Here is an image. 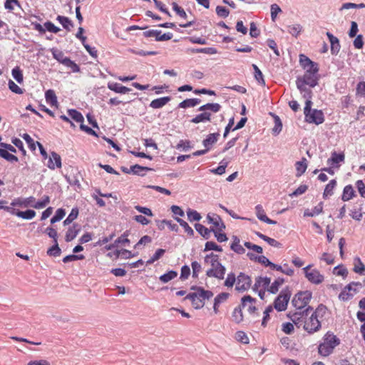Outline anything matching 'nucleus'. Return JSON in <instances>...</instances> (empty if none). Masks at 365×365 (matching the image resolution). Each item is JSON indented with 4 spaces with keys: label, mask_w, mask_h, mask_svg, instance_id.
I'll return each mask as SVG.
<instances>
[{
    "label": "nucleus",
    "mask_w": 365,
    "mask_h": 365,
    "mask_svg": "<svg viewBox=\"0 0 365 365\" xmlns=\"http://www.w3.org/2000/svg\"><path fill=\"white\" fill-rule=\"evenodd\" d=\"M306 158H303L302 161H297L295 164L296 170H297V177L301 176L304 174L307 168V164L306 163Z\"/></svg>",
    "instance_id": "obj_35"
},
{
    "label": "nucleus",
    "mask_w": 365,
    "mask_h": 365,
    "mask_svg": "<svg viewBox=\"0 0 365 365\" xmlns=\"http://www.w3.org/2000/svg\"><path fill=\"white\" fill-rule=\"evenodd\" d=\"M323 340L318 346L319 354L323 356L330 355L334 349L340 344V339L330 331L324 334Z\"/></svg>",
    "instance_id": "obj_3"
},
{
    "label": "nucleus",
    "mask_w": 365,
    "mask_h": 365,
    "mask_svg": "<svg viewBox=\"0 0 365 365\" xmlns=\"http://www.w3.org/2000/svg\"><path fill=\"white\" fill-rule=\"evenodd\" d=\"M171 101L170 96H164L153 100L150 103V107L154 109H159L164 107Z\"/></svg>",
    "instance_id": "obj_22"
},
{
    "label": "nucleus",
    "mask_w": 365,
    "mask_h": 365,
    "mask_svg": "<svg viewBox=\"0 0 365 365\" xmlns=\"http://www.w3.org/2000/svg\"><path fill=\"white\" fill-rule=\"evenodd\" d=\"M252 68L254 70V77L255 80L257 81L259 84L261 86H265V81L264 79V76L260 69L256 64H252Z\"/></svg>",
    "instance_id": "obj_34"
},
{
    "label": "nucleus",
    "mask_w": 365,
    "mask_h": 365,
    "mask_svg": "<svg viewBox=\"0 0 365 365\" xmlns=\"http://www.w3.org/2000/svg\"><path fill=\"white\" fill-rule=\"evenodd\" d=\"M306 278L312 283L319 284L324 281V276L320 272L314 269L310 271V272L306 273Z\"/></svg>",
    "instance_id": "obj_16"
},
{
    "label": "nucleus",
    "mask_w": 365,
    "mask_h": 365,
    "mask_svg": "<svg viewBox=\"0 0 365 365\" xmlns=\"http://www.w3.org/2000/svg\"><path fill=\"white\" fill-rule=\"evenodd\" d=\"M323 202H320L317 206H315L312 211L307 209L304 212V217H314L318 215L323 212Z\"/></svg>",
    "instance_id": "obj_30"
},
{
    "label": "nucleus",
    "mask_w": 365,
    "mask_h": 365,
    "mask_svg": "<svg viewBox=\"0 0 365 365\" xmlns=\"http://www.w3.org/2000/svg\"><path fill=\"white\" fill-rule=\"evenodd\" d=\"M51 52L53 55V58L58 61L59 63H62L63 65H65V61H68V59L69 58L68 57L64 56V53L62 51L58 50L56 48H51Z\"/></svg>",
    "instance_id": "obj_29"
},
{
    "label": "nucleus",
    "mask_w": 365,
    "mask_h": 365,
    "mask_svg": "<svg viewBox=\"0 0 365 365\" xmlns=\"http://www.w3.org/2000/svg\"><path fill=\"white\" fill-rule=\"evenodd\" d=\"M47 255L49 256L58 257L61 253L58 241L53 242V245L47 250Z\"/></svg>",
    "instance_id": "obj_42"
},
{
    "label": "nucleus",
    "mask_w": 365,
    "mask_h": 365,
    "mask_svg": "<svg viewBox=\"0 0 365 365\" xmlns=\"http://www.w3.org/2000/svg\"><path fill=\"white\" fill-rule=\"evenodd\" d=\"M256 299L252 297L250 295H245L241 299V304L234 309L232 314L233 321L239 324L243 320V314L242 309L246 306L247 302L255 303Z\"/></svg>",
    "instance_id": "obj_7"
},
{
    "label": "nucleus",
    "mask_w": 365,
    "mask_h": 365,
    "mask_svg": "<svg viewBox=\"0 0 365 365\" xmlns=\"http://www.w3.org/2000/svg\"><path fill=\"white\" fill-rule=\"evenodd\" d=\"M255 212L257 218L262 222H264L265 219H267V216L265 214V212L263 209V207L261 205H257L255 207Z\"/></svg>",
    "instance_id": "obj_55"
},
{
    "label": "nucleus",
    "mask_w": 365,
    "mask_h": 365,
    "mask_svg": "<svg viewBox=\"0 0 365 365\" xmlns=\"http://www.w3.org/2000/svg\"><path fill=\"white\" fill-rule=\"evenodd\" d=\"M47 166L51 170H55L56 168H61L62 166L61 164V158L60 155L57 153L52 151L50 154Z\"/></svg>",
    "instance_id": "obj_12"
},
{
    "label": "nucleus",
    "mask_w": 365,
    "mask_h": 365,
    "mask_svg": "<svg viewBox=\"0 0 365 365\" xmlns=\"http://www.w3.org/2000/svg\"><path fill=\"white\" fill-rule=\"evenodd\" d=\"M220 133L218 132L208 134L202 140L203 146L210 150L214 144L217 142Z\"/></svg>",
    "instance_id": "obj_17"
},
{
    "label": "nucleus",
    "mask_w": 365,
    "mask_h": 365,
    "mask_svg": "<svg viewBox=\"0 0 365 365\" xmlns=\"http://www.w3.org/2000/svg\"><path fill=\"white\" fill-rule=\"evenodd\" d=\"M345 155L343 153H336L334 151L331 153V157L327 160V163L334 166L341 162H344Z\"/></svg>",
    "instance_id": "obj_25"
},
{
    "label": "nucleus",
    "mask_w": 365,
    "mask_h": 365,
    "mask_svg": "<svg viewBox=\"0 0 365 365\" xmlns=\"http://www.w3.org/2000/svg\"><path fill=\"white\" fill-rule=\"evenodd\" d=\"M322 327L321 322L316 317L315 314H312L309 317V321L305 322L304 324V329L309 334H314L318 331Z\"/></svg>",
    "instance_id": "obj_10"
},
{
    "label": "nucleus",
    "mask_w": 365,
    "mask_h": 365,
    "mask_svg": "<svg viewBox=\"0 0 365 365\" xmlns=\"http://www.w3.org/2000/svg\"><path fill=\"white\" fill-rule=\"evenodd\" d=\"M56 20L62 25L63 29L68 31H71L73 27V21L67 16L58 15L56 17Z\"/></svg>",
    "instance_id": "obj_27"
},
{
    "label": "nucleus",
    "mask_w": 365,
    "mask_h": 365,
    "mask_svg": "<svg viewBox=\"0 0 365 365\" xmlns=\"http://www.w3.org/2000/svg\"><path fill=\"white\" fill-rule=\"evenodd\" d=\"M331 44V53L332 55H337L340 51L341 46L338 38L334 36L331 33L327 31L326 34Z\"/></svg>",
    "instance_id": "obj_15"
},
{
    "label": "nucleus",
    "mask_w": 365,
    "mask_h": 365,
    "mask_svg": "<svg viewBox=\"0 0 365 365\" xmlns=\"http://www.w3.org/2000/svg\"><path fill=\"white\" fill-rule=\"evenodd\" d=\"M312 297L310 291H300L294 296L292 304L297 310H302L309 304Z\"/></svg>",
    "instance_id": "obj_6"
},
{
    "label": "nucleus",
    "mask_w": 365,
    "mask_h": 365,
    "mask_svg": "<svg viewBox=\"0 0 365 365\" xmlns=\"http://www.w3.org/2000/svg\"><path fill=\"white\" fill-rule=\"evenodd\" d=\"M296 86L300 93L302 95V97L306 99V102H308L309 101H312L313 93L311 90V88H308L307 86L302 85Z\"/></svg>",
    "instance_id": "obj_28"
},
{
    "label": "nucleus",
    "mask_w": 365,
    "mask_h": 365,
    "mask_svg": "<svg viewBox=\"0 0 365 365\" xmlns=\"http://www.w3.org/2000/svg\"><path fill=\"white\" fill-rule=\"evenodd\" d=\"M204 261L205 263H210L212 267L206 272V275L208 277H215L218 279H224L226 268L219 262V255L212 252L205 257Z\"/></svg>",
    "instance_id": "obj_1"
},
{
    "label": "nucleus",
    "mask_w": 365,
    "mask_h": 365,
    "mask_svg": "<svg viewBox=\"0 0 365 365\" xmlns=\"http://www.w3.org/2000/svg\"><path fill=\"white\" fill-rule=\"evenodd\" d=\"M210 250H214L216 252H222V248L221 246L217 245L213 241H207L205 245L204 252H207Z\"/></svg>",
    "instance_id": "obj_45"
},
{
    "label": "nucleus",
    "mask_w": 365,
    "mask_h": 365,
    "mask_svg": "<svg viewBox=\"0 0 365 365\" xmlns=\"http://www.w3.org/2000/svg\"><path fill=\"white\" fill-rule=\"evenodd\" d=\"M162 31L160 30H148L145 31L143 33V36L146 38L155 37V41H165L170 40L173 35L170 32L165 33L161 34Z\"/></svg>",
    "instance_id": "obj_11"
},
{
    "label": "nucleus",
    "mask_w": 365,
    "mask_h": 365,
    "mask_svg": "<svg viewBox=\"0 0 365 365\" xmlns=\"http://www.w3.org/2000/svg\"><path fill=\"white\" fill-rule=\"evenodd\" d=\"M85 256L83 255H68L63 258L64 263H68L73 261L84 259Z\"/></svg>",
    "instance_id": "obj_57"
},
{
    "label": "nucleus",
    "mask_w": 365,
    "mask_h": 365,
    "mask_svg": "<svg viewBox=\"0 0 365 365\" xmlns=\"http://www.w3.org/2000/svg\"><path fill=\"white\" fill-rule=\"evenodd\" d=\"M299 64L303 69L307 68V66H309V64L312 62H313V61H312L309 57H307L306 55L302 54V53L299 54Z\"/></svg>",
    "instance_id": "obj_59"
},
{
    "label": "nucleus",
    "mask_w": 365,
    "mask_h": 365,
    "mask_svg": "<svg viewBox=\"0 0 365 365\" xmlns=\"http://www.w3.org/2000/svg\"><path fill=\"white\" fill-rule=\"evenodd\" d=\"M207 220L210 224H212L215 227H218L219 222H221V217L217 214L208 213Z\"/></svg>",
    "instance_id": "obj_52"
},
{
    "label": "nucleus",
    "mask_w": 365,
    "mask_h": 365,
    "mask_svg": "<svg viewBox=\"0 0 365 365\" xmlns=\"http://www.w3.org/2000/svg\"><path fill=\"white\" fill-rule=\"evenodd\" d=\"M9 88L14 93L16 94H22L24 93V90L21 88L18 85H16L12 80H9L8 82Z\"/></svg>",
    "instance_id": "obj_60"
},
{
    "label": "nucleus",
    "mask_w": 365,
    "mask_h": 365,
    "mask_svg": "<svg viewBox=\"0 0 365 365\" xmlns=\"http://www.w3.org/2000/svg\"><path fill=\"white\" fill-rule=\"evenodd\" d=\"M334 274L337 276H342L346 277L348 274L347 269L344 268L343 265H337L334 268Z\"/></svg>",
    "instance_id": "obj_61"
},
{
    "label": "nucleus",
    "mask_w": 365,
    "mask_h": 365,
    "mask_svg": "<svg viewBox=\"0 0 365 365\" xmlns=\"http://www.w3.org/2000/svg\"><path fill=\"white\" fill-rule=\"evenodd\" d=\"M45 98L46 102L51 106H57L58 101L56 95L53 90L49 89L45 93Z\"/></svg>",
    "instance_id": "obj_31"
},
{
    "label": "nucleus",
    "mask_w": 365,
    "mask_h": 365,
    "mask_svg": "<svg viewBox=\"0 0 365 365\" xmlns=\"http://www.w3.org/2000/svg\"><path fill=\"white\" fill-rule=\"evenodd\" d=\"M356 95L365 98V82L360 81L356 86Z\"/></svg>",
    "instance_id": "obj_64"
},
{
    "label": "nucleus",
    "mask_w": 365,
    "mask_h": 365,
    "mask_svg": "<svg viewBox=\"0 0 365 365\" xmlns=\"http://www.w3.org/2000/svg\"><path fill=\"white\" fill-rule=\"evenodd\" d=\"M356 196V192L351 185H347L344 187L341 200L344 202L349 201Z\"/></svg>",
    "instance_id": "obj_24"
},
{
    "label": "nucleus",
    "mask_w": 365,
    "mask_h": 365,
    "mask_svg": "<svg viewBox=\"0 0 365 365\" xmlns=\"http://www.w3.org/2000/svg\"><path fill=\"white\" fill-rule=\"evenodd\" d=\"M175 220L180 224L181 227H182L185 230V232L190 236L194 235V231L192 227L182 219L175 217Z\"/></svg>",
    "instance_id": "obj_41"
},
{
    "label": "nucleus",
    "mask_w": 365,
    "mask_h": 365,
    "mask_svg": "<svg viewBox=\"0 0 365 365\" xmlns=\"http://www.w3.org/2000/svg\"><path fill=\"white\" fill-rule=\"evenodd\" d=\"M68 113L69 116L76 122L83 123L84 121V118L82 113L78 111L76 109H68Z\"/></svg>",
    "instance_id": "obj_36"
},
{
    "label": "nucleus",
    "mask_w": 365,
    "mask_h": 365,
    "mask_svg": "<svg viewBox=\"0 0 365 365\" xmlns=\"http://www.w3.org/2000/svg\"><path fill=\"white\" fill-rule=\"evenodd\" d=\"M336 185V180L333 179L326 185L323 192V198L327 199L329 196H331L334 194V189Z\"/></svg>",
    "instance_id": "obj_32"
},
{
    "label": "nucleus",
    "mask_w": 365,
    "mask_h": 365,
    "mask_svg": "<svg viewBox=\"0 0 365 365\" xmlns=\"http://www.w3.org/2000/svg\"><path fill=\"white\" fill-rule=\"evenodd\" d=\"M11 74L13 78L19 83H21L24 81V76L22 73V71L20 69L19 66H16L11 71Z\"/></svg>",
    "instance_id": "obj_46"
},
{
    "label": "nucleus",
    "mask_w": 365,
    "mask_h": 365,
    "mask_svg": "<svg viewBox=\"0 0 365 365\" xmlns=\"http://www.w3.org/2000/svg\"><path fill=\"white\" fill-rule=\"evenodd\" d=\"M221 105L217 103H207L200 106L197 111H200V114L196 115L190 120V122L195 124L211 121L212 113H217L221 110Z\"/></svg>",
    "instance_id": "obj_2"
},
{
    "label": "nucleus",
    "mask_w": 365,
    "mask_h": 365,
    "mask_svg": "<svg viewBox=\"0 0 365 365\" xmlns=\"http://www.w3.org/2000/svg\"><path fill=\"white\" fill-rule=\"evenodd\" d=\"M304 73L318 75L319 71V64L314 61L312 62L307 68H304Z\"/></svg>",
    "instance_id": "obj_48"
},
{
    "label": "nucleus",
    "mask_w": 365,
    "mask_h": 365,
    "mask_svg": "<svg viewBox=\"0 0 365 365\" xmlns=\"http://www.w3.org/2000/svg\"><path fill=\"white\" fill-rule=\"evenodd\" d=\"M177 276H178V272L176 271L170 270V271L167 272L166 273L162 274L159 277V279L163 283H167V282H170V280L173 279L174 278H175Z\"/></svg>",
    "instance_id": "obj_39"
},
{
    "label": "nucleus",
    "mask_w": 365,
    "mask_h": 365,
    "mask_svg": "<svg viewBox=\"0 0 365 365\" xmlns=\"http://www.w3.org/2000/svg\"><path fill=\"white\" fill-rule=\"evenodd\" d=\"M274 117V126L272 129V133L274 135H278L282 129V123L279 117L275 114L272 115Z\"/></svg>",
    "instance_id": "obj_44"
},
{
    "label": "nucleus",
    "mask_w": 365,
    "mask_h": 365,
    "mask_svg": "<svg viewBox=\"0 0 365 365\" xmlns=\"http://www.w3.org/2000/svg\"><path fill=\"white\" fill-rule=\"evenodd\" d=\"M36 212L34 210L28 209L25 211L19 210L17 217L24 220H31L36 216Z\"/></svg>",
    "instance_id": "obj_38"
},
{
    "label": "nucleus",
    "mask_w": 365,
    "mask_h": 365,
    "mask_svg": "<svg viewBox=\"0 0 365 365\" xmlns=\"http://www.w3.org/2000/svg\"><path fill=\"white\" fill-rule=\"evenodd\" d=\"M108 88L117 93L121 94L127 93L131 91L130 88L115 82H108Z\"/></svg>",
    "instance_id": "obj_21"
},
{
    "label": "nucleus",
    "mask_w": 365,
    "mask_h": 365,
    "mask_svg": "<svg viewBox=\"0 0 365 365\" xmlns=\"http://www.w3.org/2000/svg\"><path fill=\"white\" fill-rule=\"evenodd\" d=\"M195 228L196 231L205 240H208L210 237V233L214 232V227L208 229L200 223H196L195 225Z\"/></svg>",
    "instance_id": "obj_23"
},
{
    "label": "nucleus",
    "mask_w": 365,
    "mask_h": 365,
    "mask_svg": "<svg viewBox=\"0 0 365 365\" xmlns=\"http://www.w3.org/2000/svg\"><path fill=\"white\" fill-rule=\"evenodd\" d=\"M79 210L77 207H74L72 208L70 214L66 217V219L63 221L64 225H68L71 224L73 221H74L78 216Z\"/></svg>",
    "instance_id": "obj_37"
},
{
    "label": "nucleus",
    "mask_w": 365,
    "mask_h": 365,
    "mask_svg": "<svg viewBox=\"0 0 365 365\" xmlns=\"http://www.w3.org/2000/svg\"><path fill=\"white\" fill-rule=\"evenodd\" d=\"M50 202V197L48 195H44L41 200H38L34 204L32 203L31 207L35 209H41L45 207Z\"/></svg>",
    "instance_id": "obj_43"
},
{
    "label": "nucleus",
    "mask_w": 365,
    "mask_h": 365,
    "mask_svg": "<svg viewBox=\"0 0 365 365\" xmlns=\"http://www.w3.org/2000/svg\"><path fill=\"white\" fill-rule=\"evenodd\" d=\"M319 75L307 74L304 73L302 76H297L296 80V85H302L314 88L319 83Z\"/></svg>",
    "instance_id": "obj_8"
},
{
    "label": "nucleus",
    "mask_w": 365,
    "mask_h": 365,
    "mask_svg": "<svg viewBox=\"0 0 365 365\" xmlns=\"http://www.w3.org/2000/svg\"><path fill=\"white\" fill-rule=\"evenodd\" d=\"M217 15L221 18H227L230 14V10L225 6H217L215 9Z\"/></svg>",
    "instance_id": "obj_54"
},
{
    "label": "nucleus",
    "mask_w": 365,
    "mask_h": 365,
    "mask_svg": "<svg viewBox=\"0 0 365 365\" xmlns=\"http://www.w3.org/2000/svg\"><path fill=\"white\" fill-rule=\"evenodd\" d=\"M80 225L77 223L73 224L72 226L69 227L65 236V240L67 242L72 241L76 237L78 232H80Z\"/></svg>",
    "instance_id": "obj_20"
},
{
    "label": "nucleus",
    "mask_w": 365,
    "mask_h": 365,
    "mask_svg": "<svg viewBox=\"0 0 365 365\" xmlns=\"http://www.w3.org/2000/svg\"><path fill=\"white\" fill-rule=\"evenodd\" d=\"M35 202V197L33 196H30L29 197L21 199L20 197L15 198L11 202V206H19L23 207H31L32 203Z\"/></svg>",
    "instance_id": "obj_18"
},
{
    "label": "nucleus",
    "mask_w": 365,
    "mask_h": 365,
    "mask_svg": "<svg viewBox=\"0 0 365 365\" xmlns=\"http://www.w3.org/2000/svg\"><path fill=\"white\" fill-rule=\"evenodd\" d=\"M237 281V277L235 273L230 272L227 274V277L224 282V285L227 287H232Z\"/></svg>",
    "instance_id": "obj_58"
},
{
    "label": "nucleus",
    "mask_w": 365,
    "mask_h": 365,
    "mask_svg": "<svg viewBox=\"0 0 365 365\" xmlns=\"http://www.w3.org/2000/svg\"><path fill=\"white\" fill-rule=\"evenodd\" d=\"M136 170H154L153 168L146 167V166H142L138 164H135L134 165L130 166V168H128L126 167H121V170L126 174L133 173V175H139L141 177H143L145 175V173H137Z\"/></svg>",
    "instance_id": "obj_13"
},
{
    "label": "nucleus",
    "mask_w": 365,
    "mask_h": 365,
    "mask_svg": "<svg viewBox=\"0 0 365 365\" xmlns=\"http://www.w3.org/2000/svg\"><path fill=\"white\" fill-rule=\"evenodd\" d=\"M21 137L26 142V143L28 144L29 148L32 151L36 150V144H37V143H36V142H35L34 140V139L28 133L23 134L21 135Z\"/></svg>",
    "instance_id": "obj_56"
},
{
    "label": "nucleus",
    "mask_w": 365,
    "mask_h": 365,
    "mask_svg": "<svg viewBox=\"0 0 365 365\" xmlns=\"http://www.w3.org/2000/svg\"><path fill=\"white\" fill-rule=\"evenodd\" d=\"M270 282L271 279L268 277H257L252 289L254 291H257L259 287H262V289H267L269 287Z\"/></svg>",
    "instance_id": "obj_19"
},
{
    "label": "nucleus",
    "mask_w": 365,
    "mask_h": 365,
    "mask_svg": "<svg viewBox=\"0 0 365 365\" xmlns=\"http://www.w3.org/2000/svg\"><path fill=\"white\" fill-rule=\"evenodd\" d=\"M66 215V211L63 208H58L55 215L51 219V223L54 224L61 220Z\"/></svg>",
    "instance_id": "obj_47"
},
{
    "label": "nucleus",
    "mask_w": 365,
    "mask_h": 365,
    "mask_svg": "<svg viewBox=\"0 0 365 365\" xmlns=\"http://www.w3.org/2000/svg\"><path fill=\"white\" fill-rule=\"evenodd\" d=\"M236 282L237 284L235 289L241 292L248 290L250 288L252 284L251 277L244 272H240L239 274V275L237 277Z\"/></svg>",
    "instance_id": "obj_9"
},
{
    "label": "nucleus",
    "mask_w": 365,
    "mask_h": 365,
    "mask_svg": "<svg viewBox=\"0 0 365 365\" xmlns=\"http://www.w3.org/2000/svg\"><path fill=\"white\" fill-rule=\"evenodd\" d=\"M351 291L355 294L358 292V290L356 288H354L349 283L346 285L344 289L340 292L339 294V299L344 302L351 299L354 297V294L351 293Z\"/></svg>",
    "instance_id": "obj_14"
},
{
    "label": "nucleus",
    "mask_w": 365,
    "mask_h": 365,
    "mask_svg": "<svg viewBox=\"0 0 365 365\" xmlns=\"http://www.w3.org/2000/svg\"><path fill=\"white\" fill-rule=\"evenodd\" d=\"M188 220L190 222L200 221L201 220L200 214L196 210L188 209L187 211Z\"/></svg>",
    "instance_id": "obj_49"
},
{
    "label": "nucleus",
    "mask_w": 365,
    "mask_h": 365,
    "mask_svg": "<svg viewBox=\"0 0 365 365\" xmlns=\"http://www.w3.org/2000/svg\"><path fill=\"white\" fill-rule=\"evenodd\" d=\"M312 101L305 102L304 108V114L305 121L309 123L320 125L324 122V115L322 110L318 109H312Z\"/></svg>",
    "instance_id": "obj_4"
},
{
    "label": "nucleus",
    "mask_w": 365,
    "mask_h": 365,
    "mask_svg": "<svg viewBox=\"0 0 365 365\" xmlns=\"http://www.w3.org/2000/svg\"><path fill=\"white\" fill-rule=\"evenodd\" d=\"M285 280L282 277H278L276 279L269 287L267 289V291L271 294H276L279 291V288L281 285L284 283Z\"/></svg>",
    "instance_id": "obj_33"
},
{
    "label": "nucleus",
    "mask_w": 365,
    "mask_h": 365,
    "mask_svg": "<svg viewBox=\"0 0 365 365\" xmlns=\"http://www.w3.org/2000/svg\"><path fill=\"white\" fill-rule=\"evenodd\" d=\"M292 292L289 287L283 289L274 301V307L277 312L285 311L287 308Z\"/></svg>",
    "instance_id": "obj_5"
},
{
    "label": "nucleus",
    "mask_w": 365,
    "mask_h": 365,
    "mask_svg": "<svg viewBox=\"0 0 365 365\" xmlns=\"http://www.w3.org/2000/svg\"><path fill=\"white\" fill-rule=\"evenodd\" d=\"M65 66L70 68L73 73H78L80 72V67L76 63L73 61H72L70 58L68 59V61H65Z\"/></svg>",
    "instance_id": "obj_62"
},
{
    "label": "nucleus",
    "mask_w": 365,
    "mask_h": 365,
    "mask_svg": "<svg viewBox=\"0 0 365 365\" xmlns=\"http://www.w3.org/2000/svg\"><path fill=\"white\" fill-rule=\"evenodd\" d=\"M302 26L299 24H293L288 26V32L293 36L297 37L302 31Z\"/></svg>",
    "instance_id": "obj_50"
},
{
    "label": "nucleus",
    "mask_w": 365,
    "mask_h": 365,
    "mask_svg": "<svg viewBox=\"0 0 365 365\" xmlns=\"http://www.w3.org/2000/svg\"><path fill=\"white\" fill-rule=\"evenodd\" d=\"M11 143L19 148V150L21 152L23 155H26V151L24 149L23 142L18 138H14L11 140Z\"/></svg>",
    "instance_id": "obj_63"
},
{
    "label": "nucleus",
    "mask_w": 365,
    "mask_h": 365,
    "mask_svg": "<svg viewBox=\"0 0 365 365\" xmlns=\"http://www.w3.org/2000/svg\"><path fill=\"white\" fill-rule=\"evenodd\" d=\"M214 294L210 290H205L204 288H199L198 297L204 302L205 299H210Z\"/></svg>",
    "instance_id": "obj_51"
},
{
    "label": "nucleus",
    "mask_w": 365,
    "mask_h": 365,
    "mask_svg": "<svg viewBox=\"0 0 365 365\" xmlns=\"http://www.w3.org/2000/svg\"><path fill=\"white\" fill-rule=\"evenodd\" d=\"M200 98H187L180 103L178 107L179 108H192L200 104Z\"/></svg>",
    "instance_id": "obj_26"
},
{
    "label": "nucleus",
    "mask_w": 365,
    "mask_h": 365,
    "mask_svg": "<svg viewBox=\"0 0 365 365\" xmlns=\"http://www.w3.org/2000/svg\"><path fill=\"white\" fill-rule=\"evenodd\" d=\"M354 261L357 262L358 264H354V267L353 269L354 272L359 274L360 275H364L365 274V266L362 263L361 259L359 257H355Z\"/></svg>",
    "instance_id": "obj_40"
},
{
    "label": "nucleus",
    "mask_w": 365,
    "mask_h": 365,
    "mask_svg": "<svg viewBox=\"0 0 365 365\" xmlns=\"http://www.w3.org/2000/svg\"><path fill=\"white\" fill-rule=\"evenodd\" d=\"M178 150H182L183 151H187L192 148L190 145V140H180L179 143L175 146Z\"/></svg>",
    "instance_id": "obj_53"
}]
</instances>
